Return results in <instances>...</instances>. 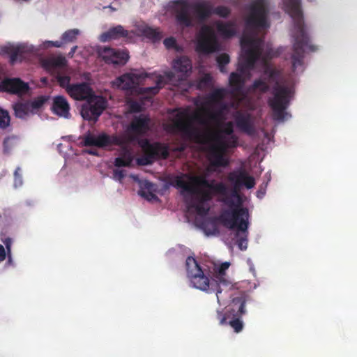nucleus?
<instances>
[{
	"label": "nucleus",
	"mask_w": 357,
	"mask_h": 357,
	"mask_svg": "<svg viewBox=\"0 0 357 357\" xmlns=\"http://www.w3.org/2000/svg\"><path fill=\"white\" fill-rule=\"evenodd\" d=\"M110 9L112 10H115L116 9L112 8V6H109Z\"/></svg>",
	"instance_id": "60"
},
{
	"label": "nucleus",
	"mask_w": 357,
	"mask_h": 357,
	"mask_svg": "<svg viewBox=\"0 0 357 357\" xmlns=\"http://www.w3.org/2000/svg\"><path fill=\"white\" fill-rule=\"evenodd\" d=\"M172 68L182 75L188 76L192 68V61L186 56H181L173 61Z\"/></svg>",
	"instance_id": "23"
},
{
	"label": "nucleus",
	"mask_w": 357,
	"mask_h": 357,
	"mask_svg": "<svg viewBox=\"0 0 357 357\" xmlns=\"http://www.w3.org/2000/svg\"><path fill=\"white\" fill-rule=\"evenodd\" d=\"M52 45L55 47H61L63 46V44H65L63 40H56V41H52L50 42Z\"/></svg>",
	"instance_id": "58"
},
{
	"label": "nucleus",
	"mask_w": 357,
	"mask_h": 357,
	"mask_svg": "<svg viewBox=\"0 0 357 357\" xmlns=\"http://www.w3.org/2000/svg\"><path fill=\"white\" fill-rule=\"evenodd\" d=\"M208 158L211 165L215 167H225L229 165V159L225 156V154L217 151L211 148L208 151Z\"/></svg>",
	"instance_id": "28"
},
{
	"label": "nucleus",
	"mask_w": 357,
	"mask_h": 357,
	"mask_svg": "<svg viewBox=\"0 0 357 357\" xmlns=\"http://www.w3.org/2000/svg\"><path fill=\"white\" fill-rule=\"evenodd\" d=\"M10 116L6 110L0 108V128H6L10 124Z\"/></svg>",
	"instance_id": "46"
},
{
	"label": "nucleus",
	"mask_w": 357,
	"mask_h": 357,
	"mask_svg": "<svg viewBox=\"0 0 357 357\" xmlns=\"http://www.w3.org/2000/svg\"><path fill=\"white\" fill-rule=\"evenodd\" d=\"M231 320L229 321V324L234 330L236 333H239L243 330V323L241 321L242 317H231Z\"/></svg>",
	"instance_id": "43"
},
{
	"label": "nucleus",
	"mask_w": 357,
	"mask_h": 357,
	"mask_svg": "<svg viewBox=\"0 0 357 357\" xmlns=\"http://www.w3.org/2000/svg\"><path fill=\"white\" fill-rule=\"evenodd\" d=\"M175 77V75L172 71H167L164 73V76L159 75L157 77L156 80V86L151 87H145L142 89V91L144 93H146L150 96L156 95L161 88L162 85L164 83L165 79L167 82H172L174 78Z\"/></svg>",
	"instance_id": "25"
},
{
	"label": "nucleus",
	"mask_w": 357,
	"mask_h": 357,
	"mask_svg": "<svg viewBox=\"0 0 357 357\" xmlns=\"http://www.w3.org/2000/svg\"><path fill=\"white\" fill-rule=\"evenodd\" d=\"M89 153H90L91 154L96 155V153H95V152L90 151Z\"/></svg>",
	"instance_id": "61"
},
{
	"label": "nucleus",
	"mask_w": 357,
	"mask_h": 357,
	"mask_svg": "<svg viewBox=\"0 0 357 357\" xmlns=\"http://www.w3.org/2000/svg\"><path fill=\"white\" fill-rule=\"evenodd\" d=\"M187 276L193 287L207 293H215L218 287H213V278L211 280L204 273L197 260L193 257H188L185 260Z\"/></svg>",
	"instance_id": "6"
},
{
	"label": "nucleus",
	"mask_w": 357,
	"mask_h": 357,
	"mask_svg": "<svg viewBox=\"0 0 357 357\" xmlns=\"http://www.w3.org/2000/svg\"><path fill=\"white\" fill-rule=\"evenodd\" d=\"M241 43L243 47V54L241 60L238 62L237 70L240 73H231L229 76V82L233 93H239L243 88L245 81L242 75L255 68L256 62L260 58L262 50V40L251 36H243Z\"/></svg>",
	"instance_id": "4"
},
{
	"label": "nucleus",
	"mask_w": 357,
	"mask_h": 357,
	"mask_svg": "<svg viewBox=\"0 0 357 357\" xmlns=\"http://www.w3.org/2000/svg\"><path fill=\"white\" fill-rule=\"evenodd\" d=\"M222 127V129L217 130L216 131H220L221 135L223 134L231 137V135H234V123L232 121H227L222 123V125L219 127Z\"/></svg>",
	"instance_id": "42"
},
{
	"label": "nucleus",
	"mask_w": 357,
	"mask_h": 357,
	"mask_svg": "<svg viewBox=\"0 0 357 357\" xmlns=\"http://www.w3.org/2000/svg\"><path fill=\"white\" fill-rule=\"evenodd\" d=\"M229 61V56L226 53L221 54L217 57V62L220 72L226 73L225 66L227 65Z\"/></svg>",
	"instance_id": "41"
},
{
	"label": "nucleus",
	"mask_w": 357,
	"mask_h": 357,
	"mask_svg": "<svg viewBox=\"0 0 357 357\" xmlns=\"http://www.w3.org/2000/svg\"><path fill=\"white\" fill-rule=\"evenodd\" d=\"M153 184L151 182L146 181L144 184L143 189L139 191V194L143 197L146 198L147 199H151L156 198V195L151 192L152 189Z\"/></svg>",
	"instance_id": "39"
},
{
	"label": "nucleus",
	"mask_w": 357,
	"mask_h": 357,
	"mask_svg": "<svg viewBox=\"0 0 357 357\" xmlns=\"http://www.w3.org/2000/svg\"><path fill=\"white\" fill-rule=\"evenodd\" d=\"M29 90V86L20 78H7L0 83V91L22 96Z\"/></svg>",
	"instance_id": "16"
},
{
	"label": "nucleus",
	"mask_w": 357,
	"mask_h": 357,
	"mask_svg": "<svg viewBox=\"0 0 357 357\" xmlns=\"http://www.w3.org/2000/svg\"><path fill=\"white\" fill-rule=\"evenodd\" d=\"M186 149V145L185 144H181L178 146L172 149L174 152H183Z\"/></svg>",
	"instance_id": "57"
},
{
	"label": "nucleus",
	"mask_w": 357,
	"mask_h": 357,
	"mask_svg": "<svg viewBox=\"0 0 357 357\" xmlns=\"http://www.w3.org/2000/svg\"><path fill=\"white\" fill-rule=\"evenodd\" d=\"M235 122L236 126L243 132L247 134H252L254 131L253 126L251 122L250 115L243 114L238 112L235 115Z\"/></svg>",
	"instance_id": "27"
},
{
	"label": "nucleus",
	"mask_w": 357,
	"mask_h": 357,
	"mask_svg": "<svg viewBox=\"0 0 357 357\" xmlns=\"http://www.w3.org/2000/svg\"><path fill=\"white\" fill-rule=\"evenodd\" d=\"M3 242V243L6 246V248L7 250L8 255L10 257L13 241L10 238H6Z\"/></svg>",
	"instance_id": "52"
},
{
	"label": "nucleus",
	"mask_w": 357,
	"mask_h": 357,
	"mask_svg": "<svg viewBox=\"0 0 357 357\" xmlns=\"http://www.w3.org/2000/svg\"><path fill=\"white\" fill-rule=\"evenodd\" d=\"M107 107V101L102 96H96L86 101L81 109V115L84 120L96 122Z\"/></svg>",
	"instance_id": "13"
},
{
	"label": "nucleus",
	"mask_w": 357,
	"mask_h": 357,
	"mask_svg": "<svg viewBox=\"0 0 357 357\" xmlns=\"http://www.w3.org/2000/svg\"><path fill=\"white\" fill-rule=\"evenodd\" d=\"M196 51L200 54H209L218 52L220 44L213 29L204 24L201 26L197 37Z\"/></svg>",
	"instance_id": "10"
},
{
	"label": "nucleus",
	"mask_w": 357,
	"mask_h": 357,
	"mask_svg": "<svg viewBox=\"0 0 357 357\" xmlns=\"http://www.w3.org/2000/svg\"><path fill=\"white\" fill-rule=\"evenodd\" d=\"M197 199L198 203H191L190 207L194 208L199 215H206L208 213L209 208L204 206V202H201L200 195H198Z\"/></svg>",
	"instance_id": "40"
},
{
	"label": "nucleus",
	"mask_w": 357,
	"mask_h": 357,
	"mask_svg": "<svg viewBox=\"0 0 357 357\" xmlns=\"http://www.w3.org/2000/svg\"><path fill=\"white\" fill-rule=\"evenodd\" d=\"M225 96V90L224 89H217L210 93L206 97V104L209 106L220 105L223 102L222 100Z\"/></svg>",
	"instance_id": "30"
},
{
	"label": "nucleus",
	"mask_w": 357,
	"mask_h": 357,
	"mask_svg": "<svg viewBox=\"0 0 357 357\" xmlns=\"http://www.w3.org/2000/svg\"><path fill=\"white\" fill-rule=\"evenodd\" d=\"M20 171H21L20 168L17 167L14 172L15 184H17V183L19 184H22V176H21V174H20Z\"/></svg>",
	"instance_id": "53"
},
{
	"label": "nucleus",
	"mask_w": 357,
	"mask_h": 357,
	"mask_svg": "<svg viewBox=\"0 0 357 357\" xmlns=\"http://www.w3.org/2000/svg\"><path fill=\"white\" fill-rule=\"evenodd\" d=\"M130 109L134 112H139L141 111V106L139 103L134 102L130 105Z\"/></svg>",
	"instance_id": "54"
},
{
	"label": "nucleus",
	"mask_w": 357,
	"mask_h": 357,
	"mask_svg": "<svg viewBox=\"0 0 357 357\" xmlns=\"http://www.w3.org/2000/svg\"><path fill=\"white\" fill-rule=\"evenodd\" d=\"M133 160V157L132 154L126 151H125L121 157H118L115 158L114 165L117 167H130Z\"/></svg>",
	"instance_id": "34"
},
{
	"label": "nucleus",
	"mask_w": 357,
	"mask_h": 357,
	"mask_svg": "<svg viewBox=\"0 0 357 357\" xmlns=\"http://www.w3.org/2000/svg\"><path fill=\"white\" fill-rule=\"evenodd\" d=\"M1 53L2 54L8 55L10 57V63L13 65L18 59L20 61L22 60L23 54L24 53V47L22 45L3 46L1 48Z\"/></svg>",
	"instance_id": "24"
},
{
	"label": "nucleus",
	"mask_w": 357,
	"mask_h": 357,
	"mask_svg": "<svg viewBox=\"0 0 357 357\" xmlns=\"http://www.w3.org/2000/svg\"><path fill=\"white\" fill-rule=\"evenodd\" d=\"M17 139L14 136H9L4 139L3 142V151L4 154H9L16 145Z\"/></svg>",
	"instance_id": "38"
},
{
	"label": "nucleus",
	"mask_w": 357,
	"mask_h": 357,
	"mask_svg": "<svg viewBox=\"0 0 357 357\" xmlns=\"http://www.w3.org/2000/svg\"><path fill=\"white\" fill-rule=\"evenodd\" d=\"M177 24L181 27H190L193 25L190 13V6L188 0H174L172 5Z\"/></svg>",
	"instance_id": "14"
},
{
	"label": "nucleus",
	"mask_w": 357,
	"mask_h": 357,
	"mask_svg": "<svg viewBox=\"0 0 357 357\" xmlns=\"http://www.w3.org/2000/svg\"><path fill=\"white\" fill-rule=\"evenodd\" d=\"M6 252L5 248L0 245V261H3L6 259Z\"/></svg>",
	"instance_id": "55"
},
{
	"label": "nucleus",
	"mask_w": 357,
	"mask_h": 357,
	"mask_svg": "<svg viewBox=\"0 0 357 357\" xmlns=\"http://www.w3.org/2000/svg\"><path fill=\"white\" fill-rule=\"evenodd\" d=\"M275 69V68H273L268 65H266L264 68V74L265 75H267L268 77H269L271 72L273 71Z\"/></svg>",
	"instance_id": "56"
},
{
	"label": "nucleus",
	"mask_w": 357,
	"mask_h": 357,
	"mask_svg": "<svg viewBox=\"0 0 357 357\" xmlns=\"http://www.w3.org/2000/svg\"><path fill=\"white\" fill-rule=\"evenodd\" d=\"M268 13L266 0H255L250 6L246 26L253 30L268 28Z\"/></svg>",
	"instance_id": "7"
},
{
	"label": "nucleus",
	"mask_w": 357,
	"mask_h": 357,
	"mask_svg": "<svg viewBox=\"0 0 357 357\" xmlns=\"http://www.w3.org/2000/svg\"><path fill=\"white\" fill-rule=\"evenodd\" d=\"M98 55L107 64L124 65L129 59L126 52L106 47L98 50Z\"/></svg>",
	"instance_id": "15"
},
{
	"label": "nucleus",
	"mask_w": 357,
	"mask_h": 357,
	"mask_svg": "<svg viewBox=\"0 0 357 357\" xmlns=\"http://www.w3.org/2000/svg\"><path fill=\"white\" fill-rule=\"evenodd\" d=\"M188 113L185 110L178 112L173 122L174 128L181 132L188 140L199 144H206L209 141L213 142L210 148L226 153L229 148H235L238 145V137L231 135L225 138L220 131L203 132L199 128L194 126L188 120Z\"/></svg>",
	"instance_id": "2"
},
{
	"label": "nucleus",
	"mask_w": 357,
	"mask_h": 357,
	"mask_svg": "<svg viewBox=\"0 0 357 357\" xmlns=\"http://www.w3.org/2000/svg\"><path fill=\"white\" fill-rule=\"evenodd\" d=\"M144 155L137 159L140 165H151L158 159H167L169 155V146L160 142L150 143L146 140L142 145Z\"/></svg>",
	"instance_id": "11"
},
{
	"label": "nucleus",
	"mask_w": 357,
	"mask_h": 357,
	"mask_svg": "<svg viewBox=\"0 0 357 357\" xmlns=\"http://www.w3.org/2000/svg\"><path fill=\"white\" fill-rule=\"evenodd\" d=\"M66 62L64 57L59 56L54 59L53 65L56 67H63L66 65Z\"/></svg>",
	"instance_id": "51"
},
{
	"label": "nucleus",
	"mask_w": 357,
	"mask_h": 357,
	"mask_svg": "<svg viewBox=\"0 0 357 357\" xmlns=\"http://www.w3.org/2000/svg\"><path fill=\"white\" fill-rule=\"evenodd\" d=\"M215 107H217L215 110L203 108L202 113L195 112L192 116V119L207 128H209L211 124L220 127L225 119V112L229 109V106L225 102H220V105Z\"/></svg>",
	"instance_id": "9"
},
{
	"label": "nucleus",
	"mask_w": 357,
	"mask_h": 357,
	"mask_svg": "<svg viewBox=\"0 0 357 357\" xmlns=\"http://www.w3.org/2000/svg\"><path fill=\"white\" fill-rule=\"evenodd\" d=\"M77 49V45L73 46V47L71 48L70 51L69 52V53H68V56L69 57H70V58L73 57V56H74V54H75V52H76Z\"/></svg>",
	"instance_id": "59"
},
{
	"label": "nucleus",
	"mask_w": 357,
	"mask_h": 357,
	"mask_svg": "<svg viewBox=\"0 0 357 357\" xmlns=\"http://www.w3.org/2000/svg\"><path fill=\"white\" fill-rule=\"evenodd\" d=\"M151 119L145 114L135 116L130 125V130L137 135H143L149 130Z\"/></svg>",
	"instance_id": "19"
},
{
	"label": "nucleus",
	"mask_w": 357,
	"mask_h": 357,
	"mask_svg": "<svg viewBox=\"0 0 357 357\" xmlns=\"http://www.w3.org/2000/svg\"><path fill=\"white\" fill-rule=\"evenodd\" d=\"M137 75L132 73H126L118 77L112 82L114 87L124 91L132 90L137 83Z\"/></svg>",
	"instance_id": "20"
},
{
	"label": "nucleus",
	"mask_w": 357,
	"mask_h": 357,
	"mask_svg": "<svg viewBox=\"0 0 357 357\" xmlns=\"http://www.w3.org/2000/svg\"><path fill=\"white\" fill-rule=\"evenodd\" d=\"M113 143V139L105 133H102L96 136L90 132L84 137L83 145L85 146H97L105 147L111 145Z\"/></svg>",
	"instance_id": "18"
},
{
	"label": "nucleus",
	"mask_w": 357,
	"mask_h": 357,
	"mask_svg": "<svg viewBox=\"0 0 357 357\" xmlns=\"http://www.w3.org/2000/svg\"><path fill=\"white\" fill-rule=\"evenodd\" d=\"M232 291L227 292V294L222 293V296H225L224 300H221L219 303L224 302L227 297H231V301L230 304L228 305V309L225 314L221 312L218 313V319L220 320V324H223L226 322L227 317H242L246 312L245 303L249 299V296L244 291L238 292L236 295L231 293Z\"/></svg>",
	"instance_id": "8"
},
{
	"label": "nucleus",
	"mask_w": 357,
	"mask_h": 357,
	"mask_svg": "<svg viewBox=\"0 0 357 357\" xmlns=\"http://www.w3.org/2000/svg\"><path fill=\"white\" fill-rule=\"evenodd\" d=\"M13 109L17 117L24 119L31 111L29 102H17L13 105Z\"/></svg>",
	"instance_id": "31"
},
{
	"label": "nucleus",
	"mask_w": 357,
	"mask_h": 357,
	"mask_svg": "<svg viewBox=\"0 0 357 357\" xmlns=\"http://www.w3.org/2000/svg\"><path fill=\"white\" fill-rule=\"evenodd\" d=\"M126 176V172L122 169H115L113 170V178L121 182Z\"/></svg>",
	"instance_id": "50"
},
{
	"label": "nucleus",
	"mask_w": 357,
	"mask_h": 357,
	"mask_svg": "<svg viewBox=\"0 0 357 357\" xmlns=\"http://www.w3.org/2000/svg\"><path fill=\"white\" fill-rule=\"evenodd\" d=\"M163 44L168 50L178 49L176 40L174 37H169L164 40Z\"/></svg>",
	"instance_id": "49"
},
{
	"label": "nucleus",
	"mask_w": 357,
	"mask_h": 357,
	"mask_svg": "<svg viewBox=\"0 0 357 357\" xmlns=\"http://www.w3.org/2000/svg\"><path fill=\"white\" fill-rule=\"evenodd\" d=\"M211 84L212 77L209 74H206L199 79L197 86L199 89H204L210 87Z\"/></svg>",
	"instance_id": "44"
},
{
	"label": "nucleus",
	"mask_w": 357,
	"mask_h": 357,
	"mask_svg": "<svg viewBox=\"0 0 357 357\" xmlns=\"http://www.w3.org/2000/svg\"><path fill=\"white\" fill-rule=\"evenodd\" d=\"M280 72L275 69L271 72L268 80L275 82L272 89V97L268 100V104L273 112V119L278 121H284L288 113L286 112L294 96L292 88L280 84L278 82Z\"/></svg>",
	"instance_id": "5"
},
{
	"label": "nucleus",
	"mask_w": 357,
	"mask_h": 357,
	"mask_svg": "<svg viewBox=\"0 0 357 357\" xmlns=\"http://www.w3.org/2000/svg\"><path fill=\"white\" fill-rule=\"evenodd\" d=\"M283 3L285 11L290 15L294 22L291 32L294 38L291 60L292 68L294 71L298 66L303 65L305 50L314 52L317 47L310 44V39L304 24L301 0H283Z\"/></svg>",
	"instance_id": "3"
},
{
	"label": "nucleus",
	"mask_w": 357,
	"mask_h": 357,
	"mask_svg": "<svg viewBox=\"0 0 357 357\" xmlns=\"http://www.w3.org/2000/svg\"><path fill=\"white\" fill-rule=\"evenodd\" d=\"M236 229V237L237 238V245L240 250H245L248 245V229L246 230H240L238 227H234L232 229Z\"/></svg>",
	"instance_id": "32"
},
{
	"label": "nucleus",
	"mask_w": 357,
	"mask_h": 357,
	"mask_svg": "<svg viewBox=\"0 0 357 357\" xmlns=\"http://www.w3.org/2000/svg\"><path fill=\"white\" fill-rule=\"evenodd\" d=\"M228 180L233 184L234 190L228 196V188L222 182H216L214 179L208 181L204 176H189L187 174L178 176L174 179L175 185L183 191L200 195V200L206 202L212 200L215 195H220L219 201L229 208L221 211L217 219L225 227L233 229L238 227L240 230L248 228V209L242 206L243 201L238 194L243 187L251 189L256 183L253 176H250L243 169L230 172Z\"/></svg>",
	"instance_id": "1"
},
{
	"label": "nucleus",
	"mask_w": 357,
	"mask_h": 357,
	"mask_svg": "<svg viewBox=\"0 0 357 357\" xmlns=\"http://www.w3.org/2000/svg\"><path fill=\"white\" fill-rule=\"evenodd\" d=\"M47 98L45 96H39L31 102L29 105L31 109H37L40 108L46 102Z\"/></svg>",
	"instance_id": "48"
},
{
	"label": "nucleus",
	"mask_w": 357,
	"mask_h": 357,
	"mask_svg": "<svg viewBox=\"0 0 357 357\" xmlns=\"http://www.w3.org/2000/svg\"><path fill=\"white\" fill-rule=\"evenodd\" d=\"M128 36V31L121 25H117L110 28L107 31L100 36V41L105 43L112 40H116L121 38H126Z\"/></svg>",
	"instance_id": "22"
},
{
	"label": "nucleus",
	"mask_w": 357,
	"mask_h": 357,
	"mask_svg": "<svg viewBox=\"0 0 357 357\" xmlns=\"http://www.w3.org/2000/svg\"><path fill=\"white\" fill-rule=\"evenodd\" d=\"M195 13L199 21L204 22L213 14V7L208 2H199L193 5Z\"/></svg>",
	"instance_id": "26"
},
{
	"label": "nucleus",
	"mask_w": 357,
	"mask_h": 357,
	"mask_svg": "<svg viewBox=\"0 0 357 357\" xmlns=\"http://www.w3.org/2000/svg\"><path fill=\"white\" fill-rule=\"evenodd\" d=\"M251 89L253 91H259L261 93H265L269 91L270 86L266 81L261 79H257L253 82Z\"/></svg>",
	"instance_id": "36"
},
{
	"label": "nucleus",
	"mask_w": 357,
	"mask_h": 357,
	"mask_svg": "<svg viewBox=\"0 0 357 357\" xmlns=\"http://www.w3.org/2000/svg\"><path fill=\"white\" fill-rule=\"evenodd\" d=\"M143 34L153 43L160 41L163 37L162 32L158 28L146 27L144 29Z\"/></svg>",
	"instance_id": "33"
},
{
	"label": "nucleus",
	"mask_w": 357,
	"mask_h": 357,
	"mask_svg": "<svg viewBox=\"0 0 357 357\" xmlns=\"http://www.w3.org/2000/svg\"><path fill=\"white\" fill-rule=\"evenodd\" d=\"M56 79L59 84L60 86L65 89L68 92V89L72 86L70 84V77L69 76H63L61 75H57Z\"/></svg>",
	"instance_id": "45"
},
{
	"label": "nucleus",
	"mask_w": 357,
	"mask_h": 357,
	"mask_svg": "<svg viewBox=\"0 0 357 357\" xmlns=\"http://www.w3.org/2000/svg\"><path fill=\"white\" fill-rule=\"evenodd\" d=\"M79 34V31L77 29H70L65 31L62 36L61 39L64 43H68L74 42L77 36Z\"/></svg>",
	"instance_id": "37"
},
{
	"label": "nucleus",
	"mask_w": 357,
	"mask_h": 357,
	"mask_svg": "<svg viewBox=\"0 0 357 357\" xmlns=\"http://www.w3.org/2000/svg\"><path fill=\"white\" fill-rule=\"evenodd\" d=\"M217 31L225 38H230L236 35V31L234 23L218 22L216 23Z\"/></svg>",
	"instance_id": "29"
},
{
	"label": "nucleus",
	"mask_w": 357,
	"mask_h": 357,
	"mask_svg": "<svg viewBox=\"0 0 357 357\" xmlns=\"http://www.w3.org/2000/svg\"><path fill=\"white\" fill-rule=\"evenodd\" d=\"M230 266L229 262H223L218 267L214 268L213 273V284L217 287L218 290L217 292V300L220 303L221 300H224L225 296H222V293L227 294L229 291H234L237 287L236 284L228 278L226 275V271Z\"/></svg>",
	"instance_id": "12"
},
{
	"label": "nucleus",
	"mask_w": 357,
	"mask_h": 357,
	"mask_svg": "<svg viewBox=\"0 0 357 357\" xmlns=\"http://www.w3.org/2000/svg\"><path fill=\"white\" fill-rule=\"evenodd\" d=\"M216 221L220 222L217 218H215L214 219L208 220L203 224L204 229L207 235H213L218 233V229L217 227Z\"/></svg>",
	"instance_id": "35"
},
{
	"label": "nucleus",
	"mask_w": 357,
	"mask_h": 357,
	"mask_svg": "<svg viewBox=\"0 0 357 357\" xmlns=\"http://www.w3.org/2000/svg\"><path fill=\"white\" fill-rule=\"evenodd\" d=\"M68 94L76 100L87 101L97 96L91 86L86 82L72 84L68 90Z\"/></svg>",
	"instance_id": "17"
},
{
	"label": "nucleus",
	"mask_w": 357,
	"mask_h": 357,
	"mask_svg": "<svg viewBox=\"0 0 357 357\" xmlns=\"http://www.w3.org/2000/svg\"><path fill=\"white\" fill-rule=\"evenodd\" d=\"M231 13L230 9L224 6H219L213 8V14H215L222 17H227Z\"/></svg>",
	"instance_id": "47"
},
{
	"label": "nucleus",
	"mask_w": 357,
	"mask_h": 357,
	"mask_svg": "<svg viewBox=\"0 0 357 357\" xmlns=\"http://www.w3.org/2000/svg\"><path fill=\"white\" fill-rule=\"evenodd\" d=\"M52 109L54 114L60 116L68 118L70 116V105L63 96H57L54 98Z\"/></svg>",
	"instance_id": "21"
}]
</instances>
